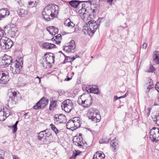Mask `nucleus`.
Returning a JSON list of instances; mask_svg holds the SVG:
<instances>
[{"instance_id":"nucleus-1","label":"nucleus","mask_w":159,"mask_h":159,"mask_svg":"<svg viewBox=\"0 0 159 159\" xmlns=\"http://www.w3.org/2000/svg\"><path fill=\"white\" fill-rule=\"evenodd\" d=\"M59 7L54 4L48 5L43 9L42 16L46 21H49L57 16L58 12Z\"/></svg>"},{"instance_id":"nucleus-2","label":"nucleus","mask_w":159,"mask_h":159,"mask_svg":"<svg viewBox=\"0 0 159 159\" xmlns=\"http://www.w3.org/2000/svg\"><path fill=\"white\" fill-rule=\"evenodd\" d=\"M38 142L41 144H47L50 143L49 137L52 135L51 133L48 129L42 131L37 133Z\"/></svg>"},{"instance_id":"nucleus-3","label":"nucleus","mask_w":159,"mask_h":159,"mask_svg":"<svg viewBox=\"0 0 159 159\" xmlns=\"http://www.w3.org/2000/svg\"><path fill=\"white\" fill-rule=\"evenodd\" d=\"M87 116L89 119L95 122H99L101 120V116L98 110L94 108H91L89 109Z\"/></svg>"},{"instance_id":"nucleus-4","label":"nucleus","mask_w":159,"mask_h":159,"mask_svg":"<svg viewBox=\"0 0 159 159\" xmlns=\"http://www.w3.org/2000/svg\"><path fill=\"white\" fill-rule=\"evenodd\" d=\"M13 45L11 40L7 37H2L0 39V45L2 49H8L12 47Z\"/></svg>"},{"instance_id":"nucleus-5","label":"nucleus","mask_w":159,"mask_h":159,"mask_svg":"<svg viewBox=\"0 0 159 159\" xmlns=\"http://www.w3.org/2000/svg\"><path fill=\"white\" fill-rule=\"evenodd\" d=\"M150 139L153 142H157L159 141V129L153 127L149 132Z\"/></svg>"},{"instance_id":"nucleus-6","label":"nucleus","mask_w":159,"mask_h":159,"mask_svg":"<svg viewBox=\"0 0 159 159\" xmlns=\"http://www.w3.org/2000/svg\"><path fill=\"white\" fill-rule=\"evenodd\" d=\"M48 100L45 97H43L33 106L34 109L37 110L44 107L48 104Z\"/></svg>"},{"instance_id":"nucleus-7","label":"nucleus","mask_w":159,"mask_h":159,"mask_svg":"<svg viewBox=\"0 0 159 159\" xmlns=\"http://www.w3.org/2000/svg\"><path fill=\"white\" fill-rule=\"evenodd\" d=\"M61 107L62 110L67 112H70L73 107V105L72 101L70 99H67L62 102L61 105Z\"/></svg>"},{"instance_id":"nucleus-8","label":"nucleus","mask_w":159,"mask_h":159,"mask_svg":"<svg viewBox=\"0 0 159 159\" xmlns=\"http://www.w3.org/2000/svg\"><path fill=\"white\" fill-rule=\"evenodd\" d=\"M92 2L93 1L91 0L81 1V3H82V8L81 9V11L83 12L85 11L88 13H89L90 11H91V6L92 4Z\"/></svg>"},{"instance_id":"nucleus-9","label":"nucleus","mask_w":159,"mask_h":159,"mask_svg":"<svg viewBox=\"0 0 159 159\" xmlns=\"http://www.w3.org/2000/svg\"><path fill=\"white\" fill-rule=\"evenodd\" d=\"M10 28V29L8 30L7 34L11 37H14L17 36L18 34V30L15 25L11 24L6 26L5 28Z\"/></svg>"},{"instance_id":"nucleus-10","label":"nucleus","mask_w":159,"mask_h":159,"mask_svg":"<svg viewBox=\"0 0 159 159\" xmlns=\"http://www.w3.org/2000/svg\"><path fill=\"white\" fill-rule=\"evenodd\" d=\"M12 61V58L11 57L5 54L2 57L0 64L2 66H7L11 63Z\"/></svg>"},{"instance_id":"nucleus-11","label":"nucleus","mask_w":159,"mask_h":159,"mask_svg":"<svg viewBox=\"0 0 159 159\" xmlns=\"http://www.w3.org/2000/svg\"><path fill=\"white\" fill-rule=\"evenodd\" d=\"M8 94L10 96L9 99L8 100L7 106L11 108L9 106V104H13L16 103V102L14 100L15 98L16 97L17 94L16 92L11 91Z\"/></svg>"},{"instance_id":"nucleus-12","label":"nucleus","mask_w":159,"mask_h":159,"mask_svg":"<svg viewBox=\"0 0 159 159\" xmlns=\"http://www.w3.org/2000/svg\"><path fill=\"white\" fill-rule=\"evenodd\" d=\"M88 24L90 26V30H91L92 34H94L96 30L99 26V24H96L93 19L90 20L88 22Z\"/></svg>"},{"instance_id":"nucleus-13","label":"nucleus","mask_w":159,"mask_h":159,"mask_svg":"<svg viewBox=\"0 0 159 159\" xmlns=\"http://www.w3.org/2000/svg\"><path fill=\"white\" fill-rule=\"evenodd\" d=\"M73 143L79 148H83L84 145V141L82 137H75L73 139Z\"/></svg>"},{"instance_id":"nucleus-14","label":"nucleus","mask_w":159,"mask_h":159,"mask_svg":"<svg viewBox=\"0 0 159 159\" xmlns=\"http://www.w3.org/2000/svg\"><path fill=\"white\" fill-rule=\"evenodd\" d=\"M9 81V75L2 72H0V82L1 84H6Z\"/></svg>"},{"instance_id":"nucleus-15","label":"nucleus","mask_w":159,"mask_h":159,"mask_svg":"<svg viewBox=\"0 0 159 159\" xmlns=\"http://www.w3.org/2000/svg\"><path fill=\"white\" fill-rule=\"evenodd\" d=\"M65 116L62 114H55L54 116V121L55 124L62 123V121L61 120L62 117H65Z\"/></svg>"},{"instance_id":"nucleus-16","label":"nucleus","mask_w":159,"mask_h":159,"mask_svg":"<svg viewBox=\"0 0 159 159\" xmlns=\"http://www.w3.org/2000/svg\"><path fill=\"white\" fill-rule=\"evenodd\" d=\"M47 30L49 33V34L53 36L55 34H57L58 32V29L55 28L54 26H51L47 27Z\"/></svg>"},{"instance_id":"nucleus-17","label":"nucleus","mask_w":159,"mask_h":159,"mask_svg":"<svg viewBox=\"0 0 159 159\" xmlns=\"http://www.w3.org/2000/svg\"><path fill=\"white\" fill-rule=\"evenodd\" d=\"M44 56L45 57V61H52L53 63L54 61L55 57L53 55V54L51 53H45Z\"/></svg>"},{"instance_id":"nucleus-18","label":"nucleus","mask_w":159,"mask_h":159,"mask_svg":"<svg viewBox=\"0 0 159 159\" xmlns=\"http://www.w3.org/2000/svg\"><path fill=\"white\" fill-rule=\"evenodd\" d=\"M93 103V99L91 95H90L88 98L84 101V107H90Z\"/></svg>"},{"instance_id":"nucleus-19","label":"nucleus","mask_w":159,"mask_h":159,"mask_svg":"<svg viewBox=\"0 0 159 159\" xmlns=\"http://www.w3.org/2000/svg\"><path fill=\"white\" fill-rule=\"evenodd\" d=\"M15 65L14 71L13 73L14 74L20 73L22 70V66L21 65L20 63L18 61L16 62Z\"/></svg>"},{"instance_id":"nucleus-20","label":"nucleus","mask_w":159,"mask_h":159,"mask_svg":"<svg viewBox=\"0 0 159 159\" xmlns=\"http://www.w3.org/2000/svg\"><path fill=\"white\" fill-rule=\"evenodd\" d=\"M57 100H53L52 98L50 100V103L49 108L50 111L53 110L57 108Z\"/></svg>"},{"instance_id":"nucleus-21","label":"nucleus","mask_w":159,"mask_h":159,"mask_svg":"<svg viewBox=\"0 0 159 159\" xmlns=\"http://www.w3.org/2000/svg\"><path fill=\"white\" fill-rule=\"evenodd\" d=\"M42 46L43 48L47 49L56 48V46L54 44L47 42L43 43Z\"/></svg>"},{"instance_id":"nucleus-22","label":"nucleus","mask_w":159,"mask_h":159,"mask_svg":"<svg viewBox=\"0 0 159 159\" xmlns=\"http://www.w3.org/2000/svg\"><path fill=\"white\" fill-rule=\"evenodd\" d=\"M111 145L112 148V150L113 151H115L116 148L118 147V143L117 140L116 139V138L112 140L111 142Z\"/></svg>"},{"instance_id":"nucleus-23","label":"nucleus","mask_w":159,"mask_h":159,"mask_svg":"<svg viewBox=\"0 0 159 159\" xmlns=\"http://www.w3.org/2000/svg\"><path fill=\"white\" fill-rule=\"evenodd\" d=\"M80 1L77 0H72L69 2V4L72 7L76 8L80 4Z\"/></svg>"},{"instance_id":"nucleus-24","label":"nucleus","mask_w":159,"mask_h":159,"mask_svg":"<svg viewBox=\"0 0 159 159\" xmlns=\"http://www.w3.org/2000/svg\"><path fill=\"white\" fill-rule=\"evenodd\" d=\"M0 13L2 17L4 18L5 16L9 15V12L7 8H2L0 9Z\"/></svg>"},{"instance_id":"nucleus-25","label":"nucleus","mask_w":159,"mask_h":159,"mask_svg":"<svg viewBox=\"0 0 159 159\" xmlns=\"http://www.w3.org/2000/svg\"><path fill=\"white\" fill-rule=\"evenodd\" d=\"M18 15L21 17H25L27 14V11L24 9H20L17 11Z\"/></svg>"},{"instance_id":"nucleus-26","label":"nucleus","mask_w":159,"mask_h":159,"mask_svg":"<svg viewBox=\"0 0 159 159\" xmlns=\"http://www.w3.org/2000/svg\"><path fill=\"white\" fill-rule=\"evenodd\" d=\"M64 24L66 26L68 27H70L71 28L73 29L75 26V25L72 22L70 19L66 20L64 23Z\"/></svg>"},{"instance_id":"nucleus-27","label":"nucleus","mask_w":159,"mask_h":159,"mask_svg":"<svg viewBox=\"0 0 159 159\" xmlns=\"http://www.w3.org/2000/svg\"><path fill=\"white\" fill-rule=\"evenodd\" d=\"M153 60L157 64H159V51H156L154 52Z\"/></svg>"},{"instance_id":"nucleus-28","label":"nucleus","mask_w":159,"mask_h":159,"mask_svg":"<svg viewBox=\"0 0 159 159\" xmlns=\"http://www.w3.org/2000/svg\"><path fill=\"white\" fill-rule=\"evenodd\" d=\"M83 32L84 34H87L89 35H91V30H90V26H84L83 30Z\"/></svg>"},{"instance_id":"nucleus-29","label":"nucleus","mask_w":159,"mask_h":159,"mask_svg":"<svg viewBox=\"0 0 159 159\" xmlns=\"http://www.w3.org/2000/svg\"><path fill=\"white\" fill-rule=\"evenodd\" d=\"M88 92H89L90 93H94L95 94H98L99 92L98 88L96 87L95 88L93 87L90 88L88 90Z\"/></svg>"},{"instance_id":"nucleus-30","label":"nucleus","mask_w":159,"mask_h":159,"mask_svg":"<svg viewBox=\"0 0 159 159\" xmlns=\"http://www.w3.org/2000/svg\"><path fill=\"white\" fill-rule=\"evenodd\" d=\"M66 127L67 129H70L73 128L74 130V122L71 119L69 120L66 124Z\"/></svg>"},{"instance_id":"nucleus-31","label":"nucleus","mask_w":159,"mask_h":159,"mask_svg":"<svg viewBox=\"0 0 159 159\" xmlns=\"http://www.w3.org/2000/svg\"><path fill=\"white\" fill-rule=\"evenodd\" d=\"M2 112L4 113V114L7 117L9 116L12 114L11 112V110L6 107H5V108H4V110L3 111H2Z\"/></svg>"},{"instance_id":"nucleus-32","label":"nucleus","mask_w":159,"mask_h":159,"mask_svg":"<svg viewBox=\"0 0 159 159\" xmlns=\"http://www.w3.org/2000/svg\"><path fill=\"white\" fill-rule=\"evenodd\" d=\"M39 0H35V1H30L29 2V7H35L39 2Z\"/></svg>"},{"instance_id":"nucleus-33","label":"nucleus","mask_w":159,"mask_h":159,"mask_svg":"<svg viewBox=\"0 0 159 159\" xmlns=\"http://www.w3.org/2000/svg\"><path fill=\"white\" fill-rule=\"evenodd\" d=\"M96 156H97L98 159H104L105 157V155L102 152H97Z\"/></svg>"},{"instance_id":"nucleus-34","label":"nucleus","mask_w":159,"mask_h":159,"mask_svg":"<svg viewBox=\"0 0 159 159\" xmlns=\"http://www.w3.org/2000/svg\"><path fill=\"white\" fill-rule=\"evenodd\" d=\"M50 126L51 127V129L54 132L55 134L57 135L58 133L59 132V131L53 124H50Z\"/></svg>"},{"instance_id":"nucleus-35","label":"nucleus","mask_w":159,"mask_h":159,"mask_svg":"<svg viewBox=\"0 0 159 159\" xmlns=\"http://www.w3.org/2000/svg\"><path fill=\"white\" fill-rule=\"evenodd\" d=\"M18 121H17L14 125L11 127L12 129L13 130L12 132L13 134L15 133L17 130V125L18 123Z\"/></svg>"},{"instance_id":"nucleus-36","label":"nucleus","mask_w":159,"mask_h":159,"mask_svg":"<svg viewBox=\"0 0 159 159\" xmlns=\"http://www.w3.org/2000/svg\"><path fill=\"white\" fill-rule=\"evenodd\" d=\"M69 47L71 49L74 50L75 48V41L73 40H71L69 43Z\"/></svg>"},{"instance_id":"nucleus-37","label":"nucleus","mask_w":159,"mask_h":159,"mask_svg":"<svg viewBox=\"0 0 159 159\" xmlns=\"http://www.w3.org/2000/svg\"><path fill=\"white\" fill-rule=\"evenodd\" d=\"M95 12V10L94 9H93L92 10L90 11L89 15V18H90L91 19H93L95 18L94 17V12Z\"/></svg>"},{"instance_id":"nucleus-38","label":"nucleus","mask_w":159,"mask_h":159,"mask_svg":"<svg viewBox=\"0 0 159 159\" xmlns=\"http://www.w3.org/2000/svg\"><path fill=\"white\" fill-rule=\"evenodd\" d=\"M155 123L159 125V113L158 115L155 116V117L152 118Z\"/></svg>"},{"instance_id":"nucleus-39","label":"nucleus","mask_w":159,"mask_h":159,"mask_svg":"<svg viewBox=\"0 0 159 159\" xmlns=\"http://www.w3.org/2000/svg\"><path fill=\"white\" fill-rule=\"evenodd\" d=\"M7 117V116L4 114V113L2 112V111H0V121H4Z\"/></svg>"},{"instance_id":"nucleus-40","label":"nucleus","mask_w":159,"mask_h":159,"mask_svg":"<svg viewBox=\"0 0 159 159\" xmlns=\"http://www.w3.org/2000/svg\"><path fill=\"white\" fill-rule=\"evenodd\" d=\"M155 70V68L152 65H151L150 67L147 68L146 70V71L148 72H152L154 71Z\"/></svg>"},{"instance_id":"nucleus-41","label":"nucleus","mask_w":159,"mask_h":159,"mask_svg":"<svg viewBox=\"0 0 159 159\" xmlns=\"http://www.w3.org/2000/svg\"><path fill=\"white\" fill-rule=\"evenodd\" d=\"M110 140V139L109 138H104L102 140H99V143H108Z\"/></svg>"},{"instance_id":"nucleus-42","label":"nucleus","mask_w":159,"mask_h":159,"mask_svg":"<svg viewBox=\"0 0 159 159\" xmlns=\"http://www.w3.org/2000/svg\"><path fill=\"white\" fill-rule=\"evenodd\" d=\"M80 122V121H78L77 122H74V130L79 128L80 127L81 125V124Z\"/></svg>"},{"instance_id":"nucleus-43","label":"nucleus","mask_w":159,"mask_h":159,"mask_svg":"<svg viewBox=\"0 0 159 159\" xmlns=\"http://www.w3.org/2000/svg\"><path fill=\"white\" fill-rule=\"evenodd\" d=\"M154 87V85L153 84V83L152 81H151V80L149 82V85L148 86V87L147 88L148 89H149L148 91V92L149 91V89H152V88H153Z\"/></svg>"},{"instance_id":"nucleus-44","label":"nucleus","mask_w":159,"mask_h":159,"mask_svg":"<svg viewBox=\"0 0 159 159\" xmlns=\"http://www.w3.org/2000/svg\"><path fill=\"white\" fill-rule=\"evenodd\" d=\"M81 152L80 151H73V153L72 155L75 158Z\"/></svg>"},{"instance_id":"nucleus-45","label":"nucleus","mask_w":159,"mask_h":159,"mask_svg":"<svg viewBox=\"0 0 159 159\" xmlns=\"http://www.w3.org/2000/svg\"><path fill=\"white\" fill-rule=\"evenodd\" d=\"M81 152L80 151H73V153L72 155L75 158Z\"/></svg>"},{"instance_id":"nucleus-46","label":"nucleus","mask_w":159,"mask_h":159,"mask_svg":"<svg viewBox=\"0 0 159 159\" xmlns=\"http://www.w3.org/2000/svg\"><path fill=\"white\" fill-rule=\"evenodd\" d=\"M63 55L65 57V60L64 61H66V62H71V60L70 61V60H71V57H69V56H67L64 54H63Z\"/></svg>"},{"instance_id":"nucleus-47","label":"nucleus","mask_w":159,"mask_h":159,"mask_svg":"<svg viewBox=\"0 0 159 159\" xmlns=\"http://www.w3.org/2000/svg\"><path fill=\"white\" fill-rule=\"evenodd\" d=\"M11 65V70H12V71L13 72L14 69H15V68L16 66V63L13 62V61H11V63L10 64Z\"/></svg>"},{"instance_id":"nucleus-48","label":"nucleus","mask_w":159,"mask_h":159,"mask_svg":"<svg viewBox=\"0 0 159 159\" xmlns=\"http://www.w3.org/2000/svg\"><path fill=\"white\" fill-rule=\"evenodd\" d=\"M81 13H83V16L84 18H88L87 17L88 16H89V13H88L87 12L84 11V12H83L82 11H81ZM88 18H89V19H90V18H89V17H88Z\"/></svg>"},{"instance_id":"nucleus-49","label":"nucleus","mask_w":159,"mask_h":159,"mask_svg":"<svg viewBox=\"0 0 159 159\" xmlns=\"http://www.w3.org/2000/svg\"><path fill=\"white\" fill-rule=\"evenodd\" d=\"M77 102L79 104L81 105H84V101L81 98H78Z\"/></svg>"},{"instance_id":"nucleus-50","label":"nucleus","mask_w":159,"mask_h":159,"mask_svg":"<svg viewBox=\"0 0 159 159\" xmlns=\"http://www.w3.org/2000/svg\"><path fill=\"white\" fill-rule=\"evenodd\" d=\"M71 120L73 122H77L78 121L80 120V118L79 117H75L73 118H72L71 119Z\"/></svg>"},{"instance_id":"nucleus-51","label":"nucleus","mask_w":159,"mask_h":159,"mask_svg":"<svg viewBox=\"0 0 159 159\" xmlns=\"http://www.w3.org/2000/svg\"><path fill=\"white\" fill-rule=\"evenodd\" d=\"M102 18H99L96 21H94V22H96V23L97 24H99V26L100 25V23H101V22H102Z\"/></svg>"},{"instance_id":"nucleus-52","label":"nucleus","mask_w":159,"mask_h":159,"mask_svg":"<svg viewBox=\"0 0 159 159\" xmlns=\"http://www.w3.org/2000/svg\"><path fill=\"white\" fill-rule=\"evenodd\" d=\"M56 38V39H58V40H61V35L60 34H58L55 37Z\"/></svg>"},{"instance_id":"nucleus-53","label":"nucleus","mask_w":159,"mask_h":159,"mask_svg":"<svg viewBox=\"0 0 159 159\" xmlns=\"http://www.w3.org/2000/svg\"><path fill=\"white\" fill-rule=\"evenodd\" d=\"M4 32L3 30L0 28V37H4L3 36L4 35Z\"/></svg>"},{"instance_id":"nucleus-54","label":"nucleus","mask_w":159,"mask_h":159,"mask_svg":"<svg viewBox=\"0 0 159 159\" xmlns=\"http://www.w3.org/2000/svg\"><path fill=\"white\" fill-rule=\"evenodd\" d=\"M57 92L58 93H59V94L60 95H62V94H63L65 93L64 91H62L61 89L58 90L57 91Z\"/></svg>"},{"instance_id":"nucleus-55","label":"nucleus","mask_w":159,"mask_h":159,"mask_svg":"<svg viewBox=\"0 0 159 159\" xmlns=\"http://www.w3.org/2000/svg\"><path fill=\"white\" fill-rule=\"evenodd\" d=\"M69 47V46H64L63 47V50L67 52V50H68V48Z\"/></svg>"},{"instance_id":"nucleus-56","label":"nucleus","mask_w":159,"mask_h":159,"mask_svg":"<svg viewBox=\"0 0 159 159\" xmlns=\"http://www.w3.org/2000/svg\"><path fill=\"white\" fill-rule=\"evenodd\" d=\"M128 92H126L124 95L120 97L119 98H125L128 95Z\"/></svg>"},{"instance_id":"nucleus-57","label":"nucleus","mask_w":159,"mask_h":159,"mask_svg":"<svg viewBox=\"0 0 159 159\" xmlns=\"http://www.w3.org/2000/svg\"><path fill=\"white\" fill-rule=\"evenodd\" d=\"M147 44L146 43H143V44L142 45V48L143 49H145L147 47Z\"/></svg>"},{"instance_id":"nucleus-58","label":"nucleus","mask_w":159,"mask_h":159,"mask_svg":"<svg viewBox=\"0 0 159 159\" xmlns=\"http://www.w3.org/2000/svg\"><path fill=\"white\" fill-rule=\"evenodd\" d=\"M155 88L156 89H159V82H157L155 85Z\"/></svg>"},{"instance_id":"nucleus-59","label":"nucleus","mask_w":159,"mask_h":159,"mask_svg":"<svg viewBox=\"0 0 159 159\" xmlns=\"http://www.w3.org/2000/svg\"><path fill=\"white\" fill-rule=\"evenodd\" d=\"M70 48L69 47L68 48V50H67V52H72V49Z\"/></svg>"},{"instance_id":"nucleus-60","label":"nucleus","mask_w":159,"mask_h":159,"mask_svg":"<svg viewBox=\"0 0 159 159\" xmlns=\"http://www.w3.org/2000/svg\"><path fill=\"white\" fill-rule=\"evenodd\" d=\"M119 98V97H118L116 95L114 97V101H116L118 99H120V98Z\"/></svg>"},{"instance_id":"nucleus-61","label":"nucleus","mask_w":159,"mask_h":159,"mask_svg":"<svg viewBox=\"0 0 159 159\" xmlns=\"http://www.w3.org/2000/svg\"><path fill=\"white\" fill-rule=\"evenodd\" d=\"M67 78L65 80V81H68L70 80L71 79V78H70L69 77H68V76H67Z\"/></svg>"},{"instance_id":"nucleus-62","label":"nucleus","mask_w":159,"mask_h":159,"mask_svg":"<svg viewBox=\"0 0 159 159\" xmlns=\"http://www.w3.org/2000/svg\"><path fill=\"white\" fill-rule=\"evenodd\" d=\"M55 41V43L57 44H58L61 43V40H58V41Z\"/></svg>"},{"instance_id":"nucleus-63","label":"nucleus","mask_w":159,"mask_h":159,"mask_svg":"<svg viewBox=\"0 0 159 159\" xmlns=\"http://www.w3.org/2000/svg\"><path fill=\"white\" fill-rule=\"evenodd\" d=\"M13 159H19L17 156L15 155L13 156Z\"/></svg>"},{"instance_id":"nucleus-64","label":"nucleus","mask_w":159,"mask_h":159,"mask_svg":"<svg viewBox=\"0 0 159 159\" xmlns=\"http://www.w3.org/2000/svg\"><path fill=\"white\" fill-rule=\"evenodd\" d=\"M4 154H0V159H4V158L3 157H4L3 155Z\"/></svg>"}]
</instances>
